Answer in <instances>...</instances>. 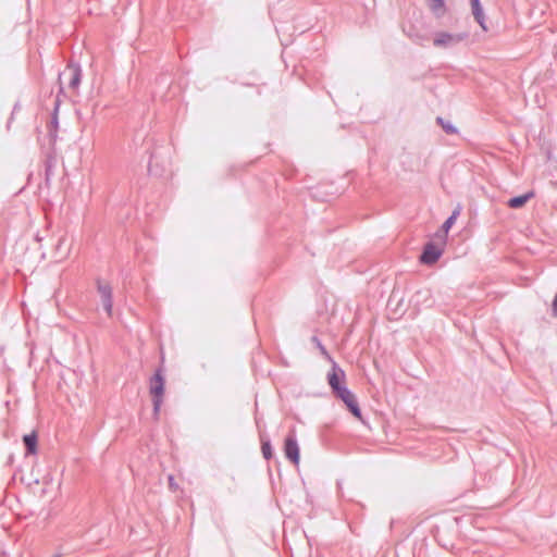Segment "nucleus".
I'll return each mask as SVG.
<instances>
[{
	"label": "nucleus",
	"instance_id": "f257e3e1",
	"mask_svg": "<svg viewBox=\"0 0 557 557\" xmlns=\"http://www.w3.org/2000/svg\"><path fill=\"white\" fill-rule=\"evenodd\" d=\"M165 392V377L163 374V368L160 367L156 370V373L149 380V394L151 396L153 405V416L158 418L161 406L163 404Z\"/></svg>",
	"mask_w": 557,
	"mask_h": 557
},
{
	"label": "nucleus",
	"instance_id": "f03ea898",
	"mask_svg": "<svg viewBox=\"0 0 557 557\" xmlns=\"http://www.w3.org/2000/svg\"><path fill=\"white\" fill-rule=\"evenodd\" d=\"M82 79V71L78 66L69 65L62 73L59 75V83L62 86L64 82H67V87L75 91L77 90Z\"/></svg>",
	"mask_w": 557,
	"mask_h": 557
},
{
	"label": "nucleus",
	"instance_id": "7ed1b4c3",
	"mask_svg": "<svg viewBox=\"0 0 557 557\" xmlns=\"http://www.w3.org/2000/svg\"><path fill=\"white\" fill-rule=\"evenodd\" d=\"M467 38V34H450L447 32H437L433 37V45L438 48H448L455 46Z\"/></svg>",
	"mask_w": 557,
	"mask_h": 557
},
{
	"label": "nucleus",
	"instance_id": "20e7f679",
	"mask_svg": "<svg viewBox=\"0 0 557 557\" xmlns=\"http://www.w3.org/2000/svg\"><path fill=\"white\" fill-rule=\"evenodd\" d=\"M321 351H322L323 356H325L327 359H330L332 361V370L327 374V382H329L333 393L335 394L336 392H338L339 389L345 387L344 385H341V380H344L345 373L338 367V364L330 358L327 350H321Z\"/></svg>",
	"mask_w": 557,
	"mask_h": 557
},
{
	"label": "nucleus",
	"instance_id": "39448f33",
	"mask_svg": "<svg viewBox=\"0 0 557 557\" xmlns=\"http://www.w3.org/2000/svg\"><path fill=\"white\" fill-rule=\"evenodd\" d=\"M285 457L294 465L299 463V446L297 443L295 431H290L284 442Z\"/></svg>",
	"mask_w": 557,
	"mask_h": 557
},
{
	"label": "nucleus",
	"instance_id": "423d86ee",
	"mask_svg": "<svg viewBox=\"0 0 557 557\" xmlns=\"http://www.w3.org/2000/svg\"><path fill=\"white\" fill-rule=\"evenodd\" d=\"M443 251L433 243H428L420 256V262L426 265H432L437 262Z\"/></svg>",
	"mask_w": 557,
	"mask_h": 557
},
{
	"label": "nucleus",
	"instance_id": "0eeeda50",
	"mask_svg": "<svg viewBox=\"0 0 557 557\" xmlns=\"http://www.w3.org/2000/svg\"><path fill=\"white\" fill-rule=\"evenodd\" d=\"M98 293L100 294L103 308H104L106 312L108 313V315L110 317L112 314V306H113L112 288L109 284L99 282L98 283Z\"/></svg>",
	"mask_w": 557,
	"mask_h": 557
},
{
	"label": "nucleus",
	"instance_id": "6e6552de",
	"mask_svg": "<svg viewBox=\"0 0 557 557\" xmlns=\"http://www.w3.org/2000/svg\"><path fill=\"white\" fill-rule=\"evenodd\" d=\"M470 5H471L472 15H473L475 22L481 26V28L484 32H486L487 26H486L485 14H484V11H483L480 0H470Z\"/></svg>",
	"mask_w": 557,
	"mask_h": 557
},
{
	"label": "nucleus",
	"instance_id": "1a4fd4ad",
	"mask_svg": "<svg viewBox=\"0 0 557 557\" xmlns=\"http://www.w3.org/2000/svg\"><path fill=\"white\" fill-rule=\"evenodd\" d=\"M533 197H534V193L533 191H529V193H527L524 195L510 198L508 200L507 205L511 209H519V208H522Z\"/></svg>",
	"mask_w": 557,
	"mask_h": 557
},
{
	"label": "nucleus",
	"instance_id": "9d476101",
	"mask_svg": "<svg viewBox=\"0 0 557 557\" xmlns=\"http://www.w3.org/2000/svg\"><path fill=\"white\" fill-rule=\"evenodd\" d=\"M23 443L27 455H34L37 451V435L35 432L23 436Z\"/></svg>",
	"mask_w": 557,
	"mask_h": 557
},
{
	"label": "nucleus",
	"instance_id": "9b49d317",
	"mask_svg": "<svg viewBox=\"0 0 557 557\" xmlns=\"http://www.w3.org/2000/svg\"><path fill=\"white\" fill-rule=\"evenodd\" d=\"M335 396L342 399L347 408L357 401L356 396L346 386L336 392Z\"/></svg>",
	"mask_w": 557,
	"mask_h": 557
},
{
	"label": "nucleus",
	"instance_id": "f8f14e48",
	"mask_svg": "<svg viewBox=\"0 0 557 557\" xmlns=\"http://www.w3.org/2000/svg\"><path fill=\"white\" fill-rule=\"evenodd\" d=\"M261 444H262L261 451H262L263 457L267 460H270L273 457V449H272L270 441L261 437Z\"/></svg>",
	"mask_w": 557,
	"mask_h": 557
},
{
	"label": "nucleus",
	"instance_id": "ddd939ff",
	"mask_svg": "<svg viewBox=\"0 0 557 557\" xmlns=\"http://www.w3.org/2000/svg\"><path fill=\"white\" fill-rule=\"evenodd\" d=\"M429 2L430 9L436 14H443L445 12V2L444 0H426Z\"/></svg>",
	"mask_w": 557,
	"mask_h": 557
},
{
	"label": "nucleus",
	"instance_id": "4468645a",
	"mask_svg": "<svg viewBox=\"0 0 557 557\" xmlns=\"http://www.w3.org/2000/svg\"><path fill=\"white\" fill-rule=\"evenodd\" d=\"M349 411L352 413L354 417L362 421V414L361 410L359 408L358 401L354 403L348 407Z\"/></svg>",
	"mask_w": 557,
	"mask_h": 557
},
{
	"label": "nucleus",
	"instance_id": "2eb2a0df",
	"mask_svg": "<svg viewBox=\"0 0 557 557\" xmlns=\"http://www.w3.org/2000/svg\"><path fill=\"white\" fill-rule=\"evenodd\" d=\"M437 122L442 125L443 129L447 133V134H455L457 131L456 128L447 123V124H444V121L442 117H437Z\"/></svg>",
	"mask_w": 557,
	"mask_h": 557
},
{
	"label": "nucleus",
	"instance_id": "dca6fc26",
	"mask_svg": "<svg viewBox=\"0 0 557 557\" xmlns=\"http://www.w3.org/2000/svg\"><path fill=\"white\" fill-rule=\"evenodd\" d=\"M457 214H458V212H457V211H455V212H454V213H453V214H451V215H450V216H449V218L444 222L443 227L445 228V231H448V230L453 226V224H454V222H455V220H456Z\"/></svg>",
	"mask_w": 557,
	"mask_h": 557
},
{
	"label": "nucleus",
	"instance_id": "f3484780",
	"mask_svg": "<svg viewBox=\"0 0 557 557\" xmlns=\"http://www.w3.org/2000/svg\"><path fill=\"white\" fill-rule=\"evenodd\" d=\"M552 314L553 317L557 318V294L554 297V300L552 302Z\"/></svg>",
	"mask_w": 557,
	"mask_h": 557
},
{
	"label": "nucleus",
	"instance_id": "a211bd4d",
	"mask_svg": "<svg viewBox=\"0 0 557 557\" xmlns=\"http://www.w3.org/2000/svg\"><path fill=\"white\" fill-rule=\"evenodd\" d=\"M313 342L317 344L318 348H323L321 343L317 339V337L314 336L313 338Z\"/></svg>",
	"mask_w": 557,
	"mask_h": 557
},
{
	"label": "nucleus",
	"instance_id": "6ab92c4d",
	"mask_svg": "<svg viewBox=\"0 0 557 557\" xmlns=\"http://www.w3.org/2000/svg\"><path fill=\"white\" fill-rule=\"evenodd\" d=\"M51 124L52 126H57L58 125V120L57 117L54 116L53 120L51 121Z\"/></svg>",
	"mask_w": 557,
	"mask_h": 557
},
{
	"label": "nucleus",
	"instance_id": "aec40b11",
	"mask_svg": "<svg viewBox=\"0 0 557 557\" xmlns=\"http://www.w3.org/2000/svg\"><path fill=\"white\" fill-rule=\"evenodd\" d=\"M169 481H170V485L174 484L173 476H170Z\"/></svg>",
	"mask_w": 557,
	"mask_h": 557
}]
</instances>
